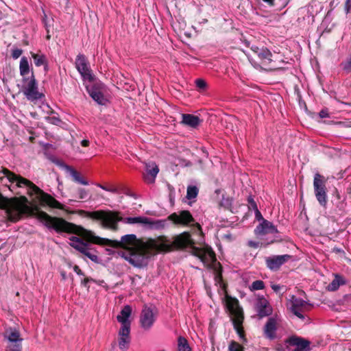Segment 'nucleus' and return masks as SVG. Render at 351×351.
Returning <instances> with one entry per match:
<instances>
[{"label":"nucleus","mask_w":351,"mask_h":351,"mask_svg":"<svg viewBox=\"0 0 351 351\" xmlns=\"http://www.w3.org/2000/svg\"><path fill=\"white\" fill-rule=\"evenodd\" d=\"M71 234L82 237L84 240L93 244L106 245L113 248H122L125 251L119 252V256L135 267L141 268L147 265V260L154 255L155 240L148 239L143 241L134 234L122 236L120 241L101 238L95 233L75 224Z\"/></svg>","instance_id":"obj_1"},{"label":"nucleus","mask_w":351,"mask_h":351,"mask_svg":"<svg viewBox=\"0 0 351 351\" xmlns=\"http://www.w3.org/2000/svg\"><path fill=\"white\" fill-rule=\"evenodd\" d=\"M28 203V199L24 195L10 198L8 219L12 222H16L21 219L22 215H27L36 217L47 228L54 230L57 233L71 234L73 232L75 223L62 217H52L41 210L38 206H29Z\"/></svg>","instance_id":"obj_2"},{"label":"nucleus","mask_w":351,"mask_h":351,"mask_svg":"<svg viewBox=\"0 0 351 351\" xmlns=\"http://www.w3.org/2000/svg\"><path fill=\"white\" fill-rule=\"evenodd\" d=\"M0 173H2L8 178L10 182H16L18 187H26L27 189V195L29 196H32L34 195H39L40 201L49 206L60 210L64 209V206L60 202L56 200L49 194L45 193L38 186L27 178L14 173L5 167H3Z\"/></svg>","instance_id":"obj_3"},{"label":"nucleus","mask_w":351,"mask_h":351,"mask_svg":"<svg viewBox=\"0 0 351 351\" xmlns=\"http://www.w3.org/2000/svg\"><path fill=\"white\" fill-rule=\"evenodd\" d=\"M154 240L156 245L154 254L183 250L189 246H193L195 244L189 232H184L176 235L173 241H171L167 237L164 235L159 236Z\"/></svg>","instance_id":"obj_4"},{"label":"nucleus","mask_w":351,"mask_h":351,"mask_svg":"<svg viewBox=\"0 0 351 351\" xmlns=\"http://www.w3.org/2000/svg\"><path fill=\"white\" fill-rule=\"evenodd\" d=\"M78 213L93 219L100 220L104 228L114 232L119 230L118 223L123 221V218L119 215L120 213L118 211L99 210L90 212L79 210Z\"/></svg>","instance_id":"obj_5"},{"label":"nucleus","mask_w":351,"mask_h":351,"mask_svg":"<svg viewBox=\"0 0 351 351\" xmlns=\"http://www.w3.org/2000/svg\"><path fill=\"white\" fill-rule=\"evenodd\" d=\"M226 308L231 315V320L234 330L243 341H246L245 331L243 327L244 313L242 307L239 304L238 299L228 294L226 295Z\"/></svg>","instance_id":"obj_6"},{"label":"nucleus","mask_w":351,"mask_h":351,"mask_svg":"<svg viewBox=\"0 0 351 351\" xmlns=\"http://www.w3.org/2000/svg\"><path fill=\"white\" fill-rule=\"evenodd\" d=\"M328 178L319 173H316L313 178V189L316 199L320 206L326 207L328 203L326 182Z\"/></svg>","instance_id":"obj_7"},{"label":"nucleus","mask_w":351,"mask_h":351,"mask_svg":"<svg viewBox=\"0 0 351 351\" xmlns=\"http://www.w3.org/2000/svg\"><path fill=\"white\" fill-rule=\"evenodd\" d=\"M4 337L10 342L6 351H22L21 342L23 339L21 338V335L18 330L10 328L5 331Z\"/></svg>","instance_id":"obj_8"},{"label":"nucleus","mask_w":351,"mask_h":351,"mask_svg":"<svg viewBox=\"0 0 351 351\" xmlns=\"http://www.w3.org/2000/svg\"><path fill=\"white\" fill-rule=\"evenodd\" d=\"M256 49L258 50L257 56L260 59L261 64L265 67V69L276 70L278 69L276 60L268 49L262 47Z\"/></svg>","instance_id":"obj_9"},{"label":"nucleus","mask_w":351,"mask_h":351,"mask_svg":"<svg viewBox=\"0 0 351 351\" xmlns=\"http://www.w3.org/2000/svg\"><path fill=\"white\" fill-rule=\"evenodd\" d=\"M312 306L313 305L308 302L294 295L292 296L291 311L298 318L304 319V316L302 313L310 311Z\"/></svg>","instance_id":"obj_10"},{"label":"nucleus","mask_w":351,"mask_h":351,"mask_svg":"<svg viewBox=\"0 0 351 351\" xmlns=\"http://www.w3.org/2000/svg\"><path fill=\"white\" fill-rule=\"evenodd\" d=\"M75 67L84 80L92 82L94 77L89 68L88 62L84 55L79 54L75 58Z\"/></svg>","instance_id":"obj_11"},{"label":"nucleus","mask_w":351,"mask_h":351,"mask_svg":"<svg viewBox=\"0 0 351 351\" xmlns=\"http://www.w3.org/2000/svg\"><path fill=\"white\" fill-rule=\"evenodd\" d=\"M293 259V256L289 254L276 255L265 258V264L270 270L278 271L285 263Z\"/></svg>","instance_id":"obj_12"},{"label":"nucleus","mask_w":351,"mask_h":351,"mask_svg":"<svg viewBox=\"0 0 351 351\" xmlns=\"http://www.w3.org/2000/svg\"><path fill=\"white\" fill-rule=\"evenodd\" d=\"M193 255L198 257L204 264H208L209 262H215L217 261L215 253L209 246H206L204 248L193 247Z\"/></svg>","instance_id":"obj_13"},{"label":"nucleus","mask_w":351,"mask_h":351,"mask_svg":"<svg viewBox=\"0 0 351 351\" xmlns=\"http://www.w3.org/2000/svg\"><path fill=\"white\" fill-rule=\"evenodd\" d=\"M168 219L176 225L186 226L195 221L191 213L186 210L180 211L179 215L173 213L168 217Z\"/></svg>","instance_id":"obj_14"},{"label":"nucleus","mask_w":351,"mask_h":351,"mask_svg":"<svg viewBox=\"0 0 351 351\" xmlns=\"http://www.w3.org/2000/svg\"><path fill=\"white\" fill-rule=\"evenodd\" d=\"M286 343L290 346H295V348L293 351H310L311 350V342L301 337L293 335L288 338Z\"/></svg>","instance_id":"obj_15"},{"label":"nucleus","mask_w":351,"mask_h":351,"mask_svg":"<svg viewBox=\"0 0 351 351\" xmlns=\"http://www.w3.org/2000/svg\"><path fill=\"white\" fill-rule=\"evenodd\" d=\"M256 309L259 318H263L272 314L273 308L268 300L263 296H258L256 304Z\"/></svg>","instance_id":"obj_16"},{"label":"nucleus","mask_w":351,"mask_h":351,"mask_svg":"<svg viewBox=\"0 0 351 351\" xmlns=\"http://www.w3.org/2000/svg\"><path fill=\"white\" fill-rule=\"evenodd\" d=\"M155 318L153 311L147 306H145L142 310L140 316V324L145 330H149L154 324Z\"/></svg>","instance_id":"obj_17"},{"label":"nucleus","mask_w":351,"mask_h":351,"mask_svg":"<svg viewBox=\"0 0 351 351\" xmlns=\"http://www.w3.org/2000/svg\"><path fill=\"white\" fill-rule=\"evenodd\" d=\"M23 93L28 99L35 100L41 97L42 95L38 91L37 82L33 74L25 86Z\"/></svg>","instance_id":"obj_18"},{"label":"nucleus","mask_w":351,"mask_h":351,"mask_svg":"<svg viewBox=\"0 0 351 351\" xmlns=\"http://www.w3.org/2000/svg\"><path fill=\"white\" fill-rule=\"evenodd\" d=\"M278 231L276 227L269 221L263 219L254 230V232L257 235H263L270 233H277Z\"/></svg>","instance_id":"obj_19"},{"label":"nucleus","mask_w":351,"mask_h":351,"mask_svg":"<svg viewBox=\"0 0 351 351\" xmlns=\"http://www.w3.org/2000/svg\"><path fill=\"white\" fill-rule=\"evenodd\" d=\"M123 220L127 223H142L145 226H148L150 228H158L161 223L160 221H154L145 217H127Z\"/></svg>","instance_id":"obj_20"},{"label":"nucleus","mask_w":351,"mask_h":351,"mask_svg":"<svg viewBox=\"0 0 351 351\" xmlns=\"http://www.w3.org/2000/svg\"><path fill=\"white\" fill-rule=\"evenodd\" d=\"M277 322L275 318L269 317L264 326V334L266 338L272 340L276 337Z\"/></svg>","instance_id":"obj_21"},{"label":"nucleus","mask_w":351,"mask_h":351,"mask_svg":"<svg viewBox=\"0 0 351 351\" xmlns=\"http://www.w3.org/2000/svg\"><path fill=\"white\" fill-rule=\"evenodd\" d=\"M159 171L158 167L154 162L146 165V174L144 175V180L147 183H153Z\"/></svg>","instance_id":"obj_22"},{"label":"nucleus","mask_w":351,"mask_h":351,"mask_svg":"<svg viewBox=\"0 0 351 351\" xmlns=\"http://www.w3.org/2000/svg\"><path fill=\"white\" fill-rule=\"evenodd\" d=\"M75 249L88 257L93 262L96 263H99L98 256L91 252V249L88 247L87 243H80L75 246Z\"/></svg>","instance_id":"obj_23"},{"label":"nucleus","mask_w":351,"mask_h":351,"mask_svg":"<svg viewBox=\"0 0 351 351\" xmlns=\"http://www.w3.org/2000/svg\"><path fill=\"white\" fill-rule=\"evenodd\" d=\"M181 122L184 125L196 128L202 123V120L199 117L192 114H182Z\"/></svg>","instance_id":"obj_24"},{"label":"nucleus","mask_w":351,"mask_h":351,"mask_svg":"<svg viewBox=\"0 0 351 351\" xmlns=\"http://www.w3.org/2000/svg\"><path fill=\"white\" fill-rule=\"evenodd\" d=\"M90 96L99 105H105L106 99L103 93L98 89L96 85L93 86L88 90Z\"/></svg>","instance_id":"obj_25"},{"label":"nucleus","mask_w":351,"mask_h":351,"mask_svg":"<svg viewBox=\"0 0 351 351\" xmlns=\"http://www.w3.org/2000/svg\"><path fill=\"white\" fill-rule=\"evenodd\" d=\"M132 313V308L129 305L125 306L121 311L120 314L117 315V319L121 324H131L129 317Z\"/></svg>","instance_id":"obj_26"},{"label":"nucleus","mask_w":351,"mask_h":351,"mask_svg":"<svg viewBox=\"0 0 351 351\" xmlns=\"http://www.w3.org/2000/svg\"><path fill=\"white\" fill-rule=\"evenodd\" d=\"M66 171L71 176L73 180L83 185H88V182L80 176V173L71 166L65 165Z\"/></svg>","instance_id":"obj_27"},{"label":"nucleus","mask_w":351,"mask_h":351,"mask_svg":"<svg viewBox=\"0 0 351 351\" xmlns=\"http://www.w3.org/2000/svg\"><path fill=\"white\" fill-rule=\"evenodd\" d=\"M346 284L345 279L338 274L335 275V278L328 285V290L331 291H335L339 289L340 285H343Z\"/></svg>","instance_id":"obj_28"},{"label":"nucleus","mask_w":351,"mask_h":351,"mask_svg":"<svg viewBox=\"0 0 351 351\" xmlns=\"http://www.w3.org/2000/svg\"><path fill=\"white\" fill-rule=\"evenodd\" d=\"M178 351H191L188 341L182 336L178 338Z\"/></svg>","instance_id":"obj_29"},{"label":"nucleus","mask_w":351,"mask_h":351,"mask_svg":"<svg viewBox=\"0 0 351 351\" xmlns=\"http://www.w3.org/2000/svg\"><path fill=\"white\" fill-rule=\"evenodd\" d=\"M19 69L22 76L27 75L29 71V62L27 58L25 56L21 59Z\"/></svg>","instance_id":"obj_30"},{"label":"nucleus","mask_w":351,"mask_h":351,"mask_svg":"<svg viewBox=\"0 0 351 351\" xmlns=\"http://www.w3.org/2000/svg\"><path fill=\"white\" fill-rule=\"evenodd\" d=\"M199 189L196 186L190 185L187 187L186 197L191 200L197 197Z\"/></svg>","instance_id":"obj_31"},{"label":"nucleus","mask_w":351,"mask_h":351,"mask_svg":"<svg viewBox=\"0 0 351 351\" xmlns=\"http://www.w3.org/2000/svg\"><path fill=\"white\" fill-rule=\"evenodd\" d=\"M31 55L36 66H40L46 63L45 56L44 55H39L33 52H31Z\"/></svg>","instance_id":"obj_32"},{"label":"nucleus","mask_w":351,"mask_h":351,"mask_svg":"<svg viewBox=\"0 0 351 351\" xmlns=\"http://www.w3.org/2000/svg\"><path fill=\"white\" fill-rule=\"evenodd\" d=\"M195 84L199 92L202 93L208 88L207 82L202 78H197L195 80Z\"/></svg>","instance_id":"obj_33"},{"label":"nucleus","mask_w":351,"mask_h":351,"mask_svg":"<svg viewBox=\"0 0 351 351\" xmlns=\"http://www.w3.org/2000/svg\"><path fill=\"white\" fill-rule=\"evenodd\" d=\"M131 324H121V328L119 332V337H130Z\"/></svg>","instance_id":"obj_34"},{"label":"nucleus","mask_w":351,"mask_h":351,"mask_svg":"<svg viewBox=\"0 0 351 351\" xmlns=\"http://www.w3.org/2000/svg\"><path fill=\"white\" fill-rule=\"evenodd\" d=\"M10 198L4 197L1 193H0V209L5 210L8 215V209H9Z\"/></svg>","instance_id":"obj_35"},{"label":"nucleus","mask_w":351,"mask_h":351,"mask_svg":"<svg viewBox=\"0 0 351 351\" xmlns=\"http://www.w3.org/2000/svg\"><path fill=\"white\" fill-rule=\"evenodd\" d=\"M130 342V337H119V348L122 350H127L128 348V345Z\"/></svg>","instance_id":"obj_36"},{"label":"nucleus","mask_w":351,"mask_h":351,"mask_svg":"<svg viewBox=\"0 0 351 351\" xmlns=\"http://www.w3.org/2000/svg\"><path fill=\"white\" fill-rule=\"evenodd\" d=\"M228 351H245V348L238 342L232 340L228 346Z\"/></svg>","instance_id":"obj_37"},{"label":"nucleus","mask_w":351,"mask_h":351,"mask_svg":"<svg viewBox=\"0 0 351 351\" xmlns=\"http://www.w3.org/2000/svg\"><path fill=\"white\" fill-rule=\"evenodd\" d=\"M265 287V284L263 280H258L254 281L250 287L251 290H261Z\"/></svg>","instance_id":"obj_38"},{"label":"nucleus","mask_w":351,"mask_h":351,"mask_svg":"<svg viewBox=\"0 0 351 351\" xmlns=\"http://www.w3.org/2000/svg\"><path fill=\"white\" fill-rule=\"evenodd\" d=\"M343 70L346 73H349L351 72V55L346 59V61L341 63Z\"/></svg>","instance_id":"obj_39"},{"label":"nucleus","mask_w":351,"mask_h":351,"mask_svg":"<svg viewBox=\"0 0 351 351\" xmlns=\"http://www.w3.org/2000/svg\"><path fill=\"white\" fill-rule=\"evenodd\" d=\"M248 208L250 210H256L258 208L256 202L252 195L248 196L247 199Z\"/></svg>","instance_id":"obj_40"},{"label":"nucleus","mask_w":351,"mask_h":351,"mask_svg":"<svg viewBox=\"0 0 351 351\" xmlns=\"http://www.w3.org/2000/svg\"><path fill=\"white\" fill-rule=\"evenodd\" d=\"M71 241L72 243H70V245L75 249V246L79 245L80 243H85L82 239L73 236L70 238Z\"/></svg>","instance_id":"obj_41"},{"label":"nucleus","mask_w":351,"mask_h":351,"mask_svg":"<svg viewBox=\"0 0 351 351\" xmlns=\"http://www.w3.org/2000/svg\"><path fill=\"white\" fill-rule=\"evenodd\" d=\"M219 269L216 270V274L215 276V280L217 282H220L222 281V267L219 263H218Z\"/></svg>","instance_id":"obj_42"},{"label":"nucleus","mask_w":351,"mask_h":351,"mask_svg":"<svg viewBox=\"0 0 351 351\" xmlns=\"http://www.w3.org/2000/svg\"><path fill=\"white\" fill-rule=\"evenodd\" d=\"M97 186L106 191H109V192H111L113 193H118V189L114 186H106L102 185L101 184H97Z\"/></svg>","instance_id":"obj_43"},{"label":"nucleus","mask_w":351,"mask_h":351,"mask_svg":"<svg viewBox=\"0 0 351 351\" xmlns=\"http://www.w3.org/2000/svg\"><path fill=\"white\" fill-rule=\"evenodd\" d=\"M23 53V50L19 48H15L12 50V57L14 59L19 58Z\"/></svg>","instance_id":"obj_44"},{"label":"nucleus","mask_w":351,"mask_h":351,"mask_svg":"<svg viewBox=\"0 0 351 351\" xmlns=\"http://www.w3.org/2000/svg\"><path fill=\"white\" fill-rule=\"evenodd\" d=\"M46 119L49 123L56 125H58L61 122V120L56 117H47Z\"/></svg>","instance_id":"obj_45"},{"label":"nucleus","mask_w":351,"mask_h":351,"mask_svg":"<svg viewBox=\"0 0 351 351\" xmlns=\"http://www.w3.org/2000/svg\"><path fill=\"white\" fill-rule=\"evenodd\" d=\"M344 10L348 14L351 12V0H346L344 3Z\"/></svg>","instance_id":"obj_46"},{"label":"nucleus","mask_w":351,"mask_h":351,"mask_svg":"<svg viewBox=\"0 0 351 351\" xmlns=\"http://www.w3.org/2000/svg\"><path fill=\"white\" fill-rule=\"evenodd\" d=\"M91 281H94V280L91 278H89V277H86V278H84L82 281H81V285L85 287H87L88 289L89 288V286L88 285V282H91Z\"/></svg>","instance_id":"obj_47"},{"label":"nucleus","mask_w":351,"mask_h":351,"mask_svg":"<svg viewBox=\"0 0 351 351\" xmlns=\"http://www.w3.org/2000/svg\"><path fill=\"white\" fill-rule=\"evenodd\" d=\"M271 289L276 293H280V291L284 288V286H280L279 285L273 284L271 285Z\"/></svg>","instance_id":"obj_48"},{"label":"nucleus","mask_w":351,"mask_h":351,"mask_svg":"<svg viewBox=\"0 0 351 351\" xmlns=\"http://www.w3.org/2000/svg\"><path fill=\"white\" fill-rule=\"evenodd\" d=\"M319 116L320 118L323 119V118H327V117H329V112H328V109H322L319 112Z\"/></svg>","instance_id":"obj_49"},{"label":"nucleus","mask_w":351,"mask_h":351,"mask_svg":"<svg viewBox=\"0 0 351 351\" xmlns=\"http://www.w3.org/2000/svg\"><path fill=\"white\" fill-rule=\"evenodd\" d=\"M78 194H79V198L80 199H84L87 196V192L84 189H78Z\"/></svg>","instance_id":"obj_50"},{"label":"nucleus","mask_w":351,"mask_h":351,"mask_svg":"<svg viewBox=\"0 0 351 351\" xmlns=\"http://www.w3.org/2000/svg\"><path fill=\"white\" fill-rule=\"evenodd\" d=\"M73 270L79 276H85L84 273L82 271V269L80 268L78 265H74L73 266Z\"/></svg>","instance_id":"obj_51"},{"label":"nucleus","mask_w":351,"mask_h":351,"mask_svg":"<svg viewBox=\"0 0 351 351\" xmlns=\"http://www.w3.org/2000/svg\"><path fill=\"white\" fill-rule=\"evenodd\" d=\"M254 212H255V216H256V218L258 219V220H262V221H263V219H265L261 212L259 211V210L257 208L256 210H254Z\"/></svg>","instance_id":"obj_52"},{"label":"nucleus","mask_w":351,"mask_h":351,"mask_svg":"<svg viewBox=\"0 0 351 351\" xmlns=\"http://www.w3.org/2000/svg\"><path fill=\"white\" fill-rule=\"evenodd\" d=\"M248 245L253 248H257L258 247V243L252 241H250L248 242Z\"/></svg>","instance_id":"obj_53"},{"label":"nucleus","mask_w":351,"mask_h":351,"mask_svg":"<svg viewBox=\"0 0 351 351\" xmlns=\"http://www.w3.org/2000/svg\"><path fill=\"white\" fill-rule=\"evenodd\" d=\"M193 227L196 228L197 229V230L199 232L200 234L201 235H203V232H202V229L201 228V226L199 223H195L193 225Z\"/></svg>","instance_id":"obj_54"},{"label":"nucleus","mask_w":351,"mask_h":351,"mask_svg":"<svg viewBox=\"0 0 351 351\" xmlns=\"http://www.w3.org/2000/svg\"><path fill=\"white\" fill-rule=\"evenodd\" d=\"M345 206H346V204L343 202H341L339 203V204L337 205V207L339 208V210H344L345 208Z\"/></svg>","instance_id":"obj_55"},{"label":"nucleus","mask_w":351,"mask_h":351,"mask_svg":"<svg viewBox=\"0 0 351 351\" xmlns=\"http://www.w3.org/2000/svg\"><path fill=\"white\" fill-rule=\"evenodd\" d=\"M81 145L83 147H88L89 145V141L84 139L81 141Z\"/></svg>","instance_id":"obj_56"},{"label":"nucleus","mask_w":351,"mask_h":351,"mask_svg":"<svg viewBox=\"0 0 351 351\" xmlns=\"http://www.w3.org/2000/svg\"><path fill=\"white\" fill-rule=\"evenodd\" d=\"M265 3H267L269 6L274 5L275 0H263Z\"/></svg>","instance_id":"obj_57"},{"label":"nucleus","mask_w":351,"mask_h":351,"mask_svg":"<svg viewBox=\"0 0 351 351\" xmlns=\"http://www.w3.org/2000/svg\"><path fill=\"white\" fill-rule=\"evenodd\" d=\"M60 275L62 280H65L66 279V274L65 271H60Z\"/></svg>","instance_id":"obj_58"},{"label":"nucleus","mask_w":351,"mask_h":351,"mask_svg":"<svg viewBox=\"0 0 351 351\" xmlns=\"http://www.w3.org/2000/svg\"><path fill=\"white\" fill-rule=\"evenodd\" d=\"M260 49L257 46H252L251 47V49L254 52V53H256L257 55V49Z\"/></svg>","instance_id":"obj_59"},{"label":"nucleus","mask_w":351,"mask_h":351,"mask_svg":"<svg viewBox=\"0 0 351 351\" xmlns=\"http://www.w3.org/2000/svg\"><path fill=\"white\" fill-rule=\"evenodd\" d=\"M335 197H337V199L339 200L341 199L340 194L339 193L337 189H335Z\"/></svg>","instance_id":"obj_60"},{"label":"nucleus","mask_w":351,"mask_h":351,"mask_svg":"<svg viewBox=\"0 0 351 351\" xmlns=\"http://www.w3.org/2000/svg\"><path fill=\"white\" fill-rule=\"evenodd\" d=\"M186 165V166H191V162H189Z\"/></svg>","instance_id":"obj_61"},{"label":"nucleus","mask_w":351,"mask_h":351,"mask_svg":"<svg viewBox=\"0 0 351 351\" xmlns=\"http://www.w3.org/2000/svg\"><path fill=\"white\" fill-rule=\"evenodd\" d=\"M47 39H48V40L50 39V36L49 35L47 36Z\"/></svg>","instance_id":"obj_62"},{"label":"nucleus","mask_w":351,"mask_h":351,"mask_svg":"<svg viewBox=\"0 0 351 351\" xmlns=\"http://www.w3.org/2000/svg\"><path fill=\"white\" fill-rule=\"evenodd\" d=\"M69 0H66L67 2H69Z\"/></svg>","instance_id":"obj_63"}]
</instances>
